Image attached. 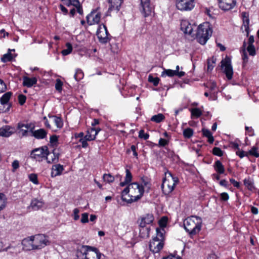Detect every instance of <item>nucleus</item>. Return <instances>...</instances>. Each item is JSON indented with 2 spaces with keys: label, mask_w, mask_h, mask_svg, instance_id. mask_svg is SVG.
I'll list each match as a JSON object with an SVG mask.
<instances>
[{
  "label": "nucleus",
  "mask_w": 259,
  "mask_h": 259,
  "mask_svg": "<svg viewBox=\"0 0 259 259\" xmlns=\"http://www.w3.org/2000/svg\"><path fill=\"white\" fill-rule=\"evenodd\" d=\"M144 193V188L138 183L128 185L122 192L121 199L123 201L131 203L139 200Z\"/></svg>",
  "instance_id": "obj_1"
},
{
  "label": "nucleus",
  "mask_w": 259,
  "mask_h": 259,
  "mask_svg": "<svg viewBox=\"0 0 259 259\" xmlns=\"http://www.w3.org/2000/svg\"><path fill=\"white\" fill-rule=\"evenodd\" d=\"M202 221L201 218L192 215L184 221V226L189 235L193 236L198 234L201 230Z\"/></svg>",
  "instance_id": "obj_2"
},
{
  "label": "nucleus",
  "mask_w": 259,
  "mask_h": 259,
  "mask_svg": "<svg viewBox=\"0 0 259 259\" xmlns=\"http://www.w3.org/2000/svg\"><path fill=\"white\" fill-rule=\"evenodd\" d=\"M212 33V29L208 23L200 24L197 28L196 35L197 41L201 45H205L209 39Z\"/></svg>",
  "instance_id": "obj_3"
},
{
  "label": "nucleus",
  "mask_w": 259,
  "mask_h": 259,
  "mask_svg": "<svg viewBox=\"0 0 259 259\" xmlns=\"http://www.w3.org/2000/svg\"><path fill=\"white\" fill-rule=\"evenodd\" d=\"M179 182V179L177 177L172 176L171 172L165 173V178L163 180L161 185V189L165 195H168L174 189L176 185Z\"/></svg>",
  "instance_id": "obj_4"
},
{
  "label": "nucleus",
  "mask_w": 259,
  "mask_h": 259,
  "mask_svg": "<svg viewBox=\"0 0 259 259\" xmlns=\"http://www.w3.org/2000/svg\"><path fill=\"white\" fill-rule=\"evenodd\" d=\"M33 248L35 250L41 249L50 244L48 237L44 234H37L32 236Z\"/></svg>",
  "instance_id": "obj_5"
},
{
  "label": "nucleus",
  "mask_w": 259,
  "mask_h": 259,
  "mask_svg": "<svg viewBox=\"0 0 259 259\" xmlns=\"http://www.w3.org/2000/svg\"><path fill=\"white\" fill-rule=\"evenodd\" d=\"M221 67L224 70L223 72L228 79L231 80L232 78L233 70L231 65V59L229 57L226 56L221 61Z\"/></svg>",
  "instance_id": "obj_6"
},
{
  "label": "nucleus",
  "mask_w": 259,
  "mask_h": 259,
  "mask_svg": "<svg viewBox=\"0 0 259 259\" xmlns=\"http://www.w3.org/2000/svg\"><path fill=\"white\" fill-rule=\"evenodd\" d=\"M12 95V92H8L5 93L0 98V103L3 106V107H0V113H6L9 111L12 106V104L9 103V101Z\"/></svg>",
  "instance_id": "obj_7"
},
{
  "label": "nucleus",
  "mask_w": 259,
  "mask_h": 259,
  "mask_svg": "<svg viewBox=\"0 0 259 259\" xmlns=\"http://www.w3.org/2000/svg\"><path fill=\"white\" fill-rule=\"evenodd\" d=\"M140 1V12L145 17L150 16L154 10L153 6L150 3V0Z\"/></svg>",
  "instance_id": "obj_8"
},
{
  "label": "nucleus",
  "mask_w": 259,
  "mask_h": 259,
  "mask_svg": "<svg viewBox=\"0 0 259 259\" xmlns=\"http://www.w3.org/2000/svg\"><path fill=\"white\" fill-rule=\"evenodd\" d=\"M196 28L194 23L191 24L188 20L182 19L181 21V29L186 34L193 36L195 35L194 30Z\"/></svg>",
  "instance_id": "obj_9"
},
{
  "label": "nucleus",
  "mask_w": 259,
  "mask_h": 259,
  "mask_svg": "<svg viewBox=\"0 0 259 259\" xmlns=\"http://www.w3.org/2000/svg\"><path fill=\"white\" fill-rule=\"evenodd\" d=\"M109 33L108 32L107 28L104 24L99 25L97 31V35L99 41L102 44H106L110 40L108 36Z\"/></svg>",
  "instance_id": "obj_10"
},
{
  "label": "nucleus",
  "mask_w": 259,
  "mask_h": 259,
  "mask_svg": "<svg viewBox=\"0 0 259 259\" xmlns=\"http://www.w3.org/2000/svg\"><path fill=\"white\" fill-rule=\"evenodd\" d=\"M48 155V149L47 146H42L39 148L33 150L30 154L32 158L40 161L42 158H45Z\"/></svg>",
  "instance_id": "obj_11"
},
{
  "label": "nucleus",
  "mask_w": 259,
  "mask_h": 259,
  "mask_svg": "<svg viewBox=\"0 0 259 259\" xmlns=\"http://www.w3.org/2000/svg\"><path fill=\"white\" fill-rule=\"evenodd\" d=\"M194 0H177L176 7L181 11H191L194 7Z\"/></svg>",
  "instance_id": "obj_12"
},
{
  "label": "nucleus",
  "mask_w": 259,
  "mask_h": 259,
  "mask_svg": "<svg viewBox=\"0 0 259 259\" xmlns=\"http://www.w3.org/2000/svg\"><path fill=\"white\" fill-rule=\"evenodd\" d=\"M164 241L153 238L150 242L149 248L153 253H158L163 247Z\"/></svg>",
  "instance_id": "obj_13"
},
{
  "label": "nucleus",
  "mask_w": 259,
  "mask_h": 259,
  "mask_svg": "<svg viewBox=\"0 0 259 259\" xmlns=\"http://www.w3.org/2000/svg\"><path fill=\"white\" fill-rule=\"evenodd\" d=\"M86 18L89 25L98 24L100 21L101 14L96 11H94L89 14Z\"/></svg>",
  "instance_id": "obj_14"
},
{
  "label": "nucleus",
  "mask_w": 259,
  "mask_h": 259,
  "mask_svg": "<svg viewBox=\"0 0 259 259\" xmlns=\"http://www.w3.org/2000/svg\"><path fill=\"white\" fill-rule=\"evenodd\" d=\"M18 128L20 130V132L21 133L22 137H26L28 136V133L29 132L32 133L34 128V125L32 123H19L18 124Z\"/></svg>",
  "instance_id": "obj_15"
},
{
  "label": "nucleus",
  "mask_w": 259,
  "mask_h": 259,
  "mask_svg": "<svg viewBox=\"0 0 259 259\" xmlns=\"http://www.w3.org/2000/svg\"><path fill=\"white\" fill-rule=\"evenodd\" d=\"M236 0H219V7L224 11H229L236 5Z\"/></svg>",
  "instance_id": "obj_16"
},
{
  "label": "nucleus",
  "mask_w": 259,
  "mask_h": 259,
  "mask_svg": "<svg viewBox=\"0 0 259 259\" xmlns=\"http://www.w3.org/2000/svg\"><path fill=\"white\" fill-rule=\"evenodd\" d=\"M101 253L94 247L90 246L85 259H100Z\"/></svg>",
  "instance_id": "obj_17"
},
{
  "label": "nucleus",
  "mask_w": 259,
  "mask_h": 259,
  "mask_svg": "<svg viewBox=\"0 0 259 259\" xmlns=\"http://www.w3.org/2000/svg\"><path fill=\"white\" fill-rule=\"evenodd\" d=\"M90 246L88 245H81L78 247L76 250V256L80 259H85V256L90 249Z\"/></svg>",
  "instance_id": "obj_18"
},
{
  "label": "nucleus",
  "mask_w": 259,
  "mask_h": 259,
  "mask_svg": "<svg viewBox=\"0 0 259 259\" xmlns=\"http://www.w3.org/2000/svg\"><path fill=\"white\" fill-rule=\"evenodd\" d=\"M15 132V128L9 125L4 126L0 128V136L9 137Z\"/></svg>",
  "instance_id": "obj_19"
},
{
  "label": "nucleus",
  "mask_w": 259,
  "mask_h": 259,
  "mask_svg": "<svg viewBox=\"0 0 259 259\" xmlns=\"http://www.w3.org/2000/svg\"><path fill=\"white\" fill-rule=\"evenodd\" d=\"M154 220V217L151 213L146 214L142 217L139 224L140 227L146 226V225L150 224Z\"/></svg>",
  "instance_id": "obj_20"
},
{
  "label": "nucleus",
  "mask_w": 259,
  "mask_h": 259,
  "mask_svg": "<svg viewBox=\"0 0 259 259\" xmlns=\"http://www.w3.org/2000/svg\"><path fill=\"white\" fill-rule=\"evenodd\" d=\"M44 203L41 200L33 199L31 200V203L28 208L33 210H38L44 206Z\"/></svg>",
  "instance_id": "obj_21"
},
{
  "label": "nucleus",
  "mask_w": 259,
  "mask_h": 259,
  "mask_svg": "<svg viewBox=\"0 0 259 259\" xmlns=\"http://www.w3.org/2000/svg\"><path fill=\"white\" fill-rule=\"evenodd\" d=\"M59 157V154L55 150L53 151L52 153H49L48 151V155L45 157L47 162L49 163H55L58 162Z\"/></svg>",
  "instance_id": "obj_22"
},
{
  "label": "nucleus",
  "mask_w": 259,
  "mask_h": 259,
  "mask_svg": "<svg viewBox=\"0 0 259 259\" xmlns=\"http://www.w3.org/2000/svg\"><path fill=\"white\" fill-rule=\"evenodd\" d=\"M47 135V132L44 128H39L36 130H33L32 136L36 139H45Z\"/></svg>",
  "instance_id": "obj_23"
},
{
  "label": "nucleus",
  "mask_w": 259,
  "mask_h": 259,
  "mask_svg": "<svg viewBox=\"0 0 259 259\" xmlns=\"http://www.w3.org/2000/svg\"><path fill=\"white\" fill-rule=\"evenodd\" d=\"M123 0H109V3L110 4V7L109 8V11H112L116 10L118 12L119 10Z\"/></svg>",
  "instance_id": "obj_24"
},
{
  "label": "nucleus",
  "mask_w": 259,
  "mask_h": 259,
  "mask_svg": "<svg viewBox=\"0 0 259 259\" xmlns=\"http://www.w3.org/2000/svg\"><path fill=\"white\" fill-rule=\"evenodd\" d=\"M64 168L63 165L58 164L53 165L52 168L51 176L52 177H55L57 176L61 175Z\"/></svg>",
  "instance_id": "obj_25"
},
{
  "label": "nucleus",
  "mask_w": 259,
  "mask_h": 259,
  "mask_svg": "<svg viewBox=\"0 0 259 259\" xmlns=\"http://www.w3.org/2000/svg\"><path fill=\"white\" fill-rule=\"evenodd\" d=\"M11 51L15 52V50L9 49L7 53L4 54L1 58L3 62L6 63L7 62L11 61L17 56L15 54H12Z\"/></svg>",
  "instance_id": "obj_26"
},
{
  "label": "nucleus",
  "mask_w": 259,
  "mask_h": 259,
  "mask_svg": "<svg viewBox=\"0 0 259 259\" xmlns=\"http://www.w3.org/2000/svg\"><path fill=\"white\" fill-rule=\"evenodd\" d=\"M22 244L23 245V248L26 250H35L34 249L32 248L33 247L32 246L33 241L31 236L29 237L28 238H25L23 239Z\"/></svg>",
  "instance_id": "obj_27"
},
{
  "label": "nucleus",
  "mask_w": 259,
  "mask_h": 259,
  "mask_svg": "<svg viewBox=\"0 0 259 259\" xmlns=\"http://www.w3.org/2000/svg\"><path fill=\"white\" fill-rule=\"evenodd\" d=\"M37 83L36 77L29 78L26 76L23 77V84L24 86L30 88Z\"/></svg>",
  "instance_id": "obj_28"
},
{
  "label": "nucleus",
  "mask_w": 259,
  "mask_h": 259,
  "mask_svg": "<svg viewBox=\"0 0 259 259\" xmlns=\"http://www.w3.org/2000/svg\"><path fill=\"white\" fill-rule=\"evenodd\" d=\"M150 228L146 226L140 227L139 236L142 238H147L149 237Z\"/></svg>",
  "instance_id": "obj_29"
},
{
  "label": "nucleus",
  "mask_w": 259,
  "mask_h": 259,
  "mask_svg": "<svg viewBox=\"0 0 259 259\" xmlns=\"http://www.w3.org/2000/svg\"><path fill=\"white\" fill-rule=\"evenodd\" d=\"M126 172V176L125 177L124 181L123 182H122L120 183V186L121 187H123L127 184H128L130 183L131 182L132 180V175L129 169H126L125 170Z\"/></svg>",
  "instance_id": "obj_30"
},
{
  "label": "nucleus",
  "mask_w": 259,
  "mask_h": 259,
  "mask_svg": "<svg viewBox=\"0 0 259 259\" xmlns=\"http://www.w3.org/2000/svg\"><path fill=\"white\" fill-rule=\"evenodd\" d=\"M242 16L243 17V25L242 26V28L244 27L245 31L248 33L249 30V20L248 16H246L245 13H243L242 14Z\"/></svg>",
  "instance_id": "obj_31"
},
{
  "label": "nucleus",
  "mask_w": 259,
  "mask_h": 259,
  "mask_svg": "<svg viewBox=\"0 0 259 259\" xmlns=\"http://www.w3.org/2000/svg\"><path fill=\"white\" fill-rule=\"evenodd\" d=\"M246 42L244 41L243 46L241 49V53H242V58L243 60V65L245 64L248 62V56L246 52Z\"/></svg>",
  "instance_id": "obj_32"
},
{
  "label": "nucleus",
  "mask_w": 259,
  "mask_h": 259,
  "mask_svg": "<svg viewBox=\"0 0 259 259\" xmlns=\"http://www.w3.org/2000/svg\"><path fill=\"white\" fill-rule=\"evenodd\" d=\"M214 168L215 171L219 174H222L225 171V168L222 162L217 160L214 164Z\"/></svg>",
  "instance_id": "obj_33"
},
{
  "label": "nucleus",
  "mask_w": 259,
  "mask_h": 259,
  "mask_svg": "<svg viewBox=\"0 0 259 259\" xmlns=\"http://www.w3.org/2000/svg\"><path fill=\"white\" fill-rule=\"evenodd\" d=\"M156 236L154 237V238H156L157 239L161 240L162 241L164 240V233H165V230L163 228H156Z\"/></svg>",
  "instance_id": "obj_34"
},
{
  "label": "nucleus",
  "mask_w": 259,
  "mask_h": 259,
  "mask_svg": "<svg viewBox=\"0 0 259 259\" xmlns=\"http://www.w3.org/2000/svg\"><path fill=\"white\" fill-rule=\"evenodd\" d=\"M202 133L203 136L208 138V142L209 143H212L214 141V139L210 131L208 130L203 129Z\"/></svg>",
  "instance_id": "obj_35"
},
{
  "label": "nucleus",
  "mask_w": 259,
  "mask_h": 259,
  "mask_svg": "<svg viewBox=\"0 0 259 259\" xmlns=\"http://www.w3.org/2000/svg\"><path fill=\"white\" fill-rule=\"evenodd\" d=\"M165 117L164 116L161 114L159 113L157 115H153L151 118V120L154 122H155L156 123H159L163 121Z\"/></svg>",
  "instance_id": "obj_36"
},
{
  "label": "nucleus",
  "mask_w": 259,
  "mask_h": 259,
  "mask_svg": "<svg viewBox=\"0 0 259 259\" xmlns=\"http://www.w3.org/2000/svg\"><path fill=\"white\" fill-rule=\"evenodd\" d=\"M142 183L140 186H142L144 189L149 190L150 188V182L147 178H142L141 179Z\"/></svg>",
  "instance_id": "obj_37"
},
{
  "label": "nucleus",
  "mask_w": 259,
  "mask_h": 259,
  "mask_svg": "<svg viewBox=\"0 0 259 259\" xmlns=\"http://www.w3.org/2000/svg\"><path fill=\"white\" fill-rule=\"evenodd\" d=\"M176 72L171 69H164L161 73L162 77H165L168 76L169 77H172L176 75Z\"/></svg>",
  "instance_id": "obj_38"
},
{
  "label": "nucleus",
  "mask_w": 259,
  "mask_h": 259,
  "mask_svg": "<svg viewBox=\"0 0 259 259\" xmlns=\"http://www.w3.org/2000/svg\"><path fill=\"white\" fill-rule=\"evenodd\" d=\"M51 118H52L53 121L57 127L61 128L62 127L63 122L60 117H57L56 116H52Z\"/></svg>",
  "instance_id": "obj_39"
},
{
  "label": "nucleus",
  "mask_w": 259,
  "mask_h": 259,
  "mask_svg": "<svg viewBox=\"0 0 259 259\" xmlns=\"http://www.w3.org/2000/svg\"><path fill=\"white\" fill-rule=\"evenodd\" d=\"M66 49L63 50L61 52L63 56H66L69 54L72 50V47L70 43L67 42L66 44Z\"/></svg>",
  "instance_id": "obj_40"
},
{
  "label": "nucleus",
  "mask_w": 259,
  "mask_h": 259,
  "mask_svg": "<svg viewBox=\"0 0 259 259\" xmlns=\"http://www.w3.org/2000/svg\"><path fill=\"white\" fill-rule=\"evenodd\" d=\"M7 198L5 194L0 193V210L3 209L6 206Z\"/></svg>",
  "instance_id": "obj_41"
},
{
  "label": "nucleus",
  "mask_w": 259,
  "mask_h": 259,
  "mask_svg": "<svg viewBox=\"0 0 259 259\" xmlns=\"http://www.w3.org/2000/svg\"><path fill=\"white\" fill-rule=\"evenodd\" d=\"M83 77V73L81 69H77L76 70L74 78L76 81H78L81 79Z\"/></svg>",
  "instance_id": "obj_42"
},
{
  "label": "nucleus",
  "mask_w": 259,
  "mask_h": 259,
  "mask_svg": "<svg viewBox=\"0 0 259 259\" xmlns=\"http://www.w3.org/2000/svg\"><path fill=\"white\" fill-rule=\"evenodd\" d=\"M193 130L191 128H187L183 131V135L185 138H190L193 135Z\"/></svg>",
  "instance_id": "obj_43"
},
{
  "label": "nucleus",
  "mask_w": 259,
  "mask_h": 259,
  "mask_svg": "<svg viewBox=\"0 0 259 259\" xmlns=\"http://www.w3.org/2000/svg\"><path fill=\"white\" fill-rule=\"evenodd\" d=\"M216 58L212 57L211 59L207 60V70L208 71L212 70L213 68L214 65V64L215 63Z\"/></svg>",
  "instance_id": "obj_44"
},
{
  "label": "nucleus",
  "mask_w": 259,
  "mask_h": 259,
  "mask_svg": "<svg viewBox=\"0 0 259 259\" xmlns=\"http://www.w3.org/2000/svg\"><path fill=\"white\" fill-rule=\"evenodd\" d=\"M103 179L105 182L109 183H112L114 181V177L110 174H104Z\"/></svg>",
  "instance_id": "obj_45"
},
{
  "label": "nucleus",
  "mask_w": 259,
  "mask_h": 259,
  "mask_svg": "<svg viewBox=\"0 0 259 259\" xmlns=\"http://www.w3.org/2000/svg\"><path fill=\"white\" fill-rule=\"evenodd\" d=\"M29 181L32 182L34 184L37 185L38 184L37 179V176L35 174H31L28 175Z\"/></svg>",
  "instance_id": "obj_46"
},
{
  "label": "nucleus",
  "mask_w": 259,
  "mask_h": 259,
  "mask_svg": "<svg viewBox=\"0 0 259 259\" xmlns=\"http://www.w3.org/2000/svg\"><path fill=\"white\" fill-rule=\"evenodd\" d=\"M191 114L192 115L198 118L202 115V113L200 109L195 108L191 110Z\"/></svg>",
  "instance_id": "obj_47"
},
{
  "label": "nucleus",
  "mask_w": 259,
  "mask_h": 259,
  "mask_svg": "<svg viewBox=\"0 0 259 259\" xmlns=\"http://www.w3.org/2000/svg\"><path fill=\"white\" fill-rule=\"evenodd\" d=\"M246 50L250 56H254L256 54L255 48L253 45H248Z\"/></svg>",
  "instance_id": "obj_48"
},
{
  "label": "nucleus",
  "mask_w": 259,
  "mask_h": 259,
  "mask_svg": "<svg viewBox=\"0 0 259 259\" xmlns=\"http://www.w3.org/2000/svg\"><path fill=\"white\" fill-rule=\"evenodd\" d=\"M93 133L91 132V128L88 130L87 135L84 136V138H86L87 140L89 141H93L96 139L95 135H91V133Z\"/></svg>",
  "instance_id": "obj_49"
},
{
  "label": "nucleus",
  "mask_w": 259,
  "mask_h": 259,
  "mask_svg": "<svg viewBox=\"0 0 259 259\" xmlns=\"http://www.w3.org/2000/svg\"><path fill=\"white\" fill-rule=\"evenodd\" d=\"M63 82L60 79H57L55 83V89L59 92H61L62 90Z\"/></svg>",
  "instance_id": "obj_50"
},
{
  "label": "nucleus",
  "mask_w": 259,
  "mask_h": 259,
  "mask_svg": "<svg viewBox=\"0 0 259 259\" xmlns=\"http://www.w3.org/2000/svg\"><path fill=\"white\" fill-rule=\"evenodd\" d=\"M159 80L160 79L158 77H153L151 75H149L148 77V81L153 83L154 86H157L158 85Z\"/></svg>",
  "instance_id": "obj_51"
},
{
  "label": "nucleus",
  "mask_w": 259,
  "mask_h": 259,
  "mask_svg": "<svg viewBox=\"0 0 259 259\" xmlns=\"http://www.w3.org/2000/svg\"><path fill=\"white\" fill-rule=\"evenodd\" d=\"M167 221V219L166 217H163L161 218L158 222L159 226L161 228L164 229L166 226Z\"/></svg>",
  "instance_id": "obj_52"
},
{
  "label": "nucleus",
  "mask_w": 259,
  "mask_h": 259,
  "mask_svg": "<svg viewBox=\"0 0 259 259\" xmlns=\"http://www.w3.org/2000/svg\"><path fill=\"white\" fill-rule=\"evenodd\" d=\"M212 153L214 155L222 156L223 155V151L219 147H214L212 149Z\"/></svg>",
  "instance_id": "obj_53"
},
{
  "label": "nucleus",
  "mask_w": 259,
  "mask_h": 259,
  "mask_svg": "<svg viewBox=\"0 0 259 259\" xmlns=\"http://www.w3.org/2000/svg\"><path fill=\"white\" fill-rule=\"evenodd\" d=\"M247 153L248 154L253 155L255 157H259V153L257 151V148L255 147H253Z\"/></svg>",
  "instance_id": "obj_54"
},
{
  "label": "nucleus",
  "mask_w": 259,
  "mask_h": 259,
  "mask_svg": "<svg viewBox=\"0 0 259 259\" xmlns=\"http://www.w3.org/2000/svg\"><path fill=\"white\" fill-rule=\"evenodd\" d=\"M139 137L141 139H143L144 140H147L149 138V135L147 133H145L144 131L141 130L139 131Z\"/></svg>",
  "instance_id": "obj_55"
},
{
  "label": "nucleus",
  "mask_w": 259,
  "mask_h": 259,
  "mask_svg": "<svg viewBox=\"0 0 259 259\" xmlns=\"http://www.w3.org/2000/svg\"><path fill=\"white\" fill-rule=\"evenodd\" d=\"M89 214L87 212L83 213L81 214V218L80 220V222L83 223H87L89 222Z\"/></svg>",
  "instance_id": "obj_56"
},
{
  "label": "nucleus",
  "mask_w": 259,
  "mask_h": 259,
  "mask_svg": "<svg viewBox=\"0 0 259 259\" xmlns=\"http://www.w3.org/2000/svg\"><path fill=\"white\" fill-rule=\"evenodd\" d=\"M26 97L23 94H20L18 96L19 103L21 105H23L26 102Z\"/></svg>",
  "instance_id": "obj_57"
},
{
  "label": "nucleus",
  "mask_w": 259,
  "mask_h": 259,
  "mask_svg": "<svg viewBox=\"0 0 259 259\" xmlns=\"http://www.w3.org/2000/svg\"><path fill=\"white\" fill-rule=\"evenodd\" d=\"M236 154L239 156L240 158H242L244 156H248V153L247 152H245L243 151H241L240 149L238 150L236 152Z\"/></svg>",
  "instance_id": "obj_58"
},
{
  "label": "nucleus",
  "mask_w": 259,
  "mask_h": 259,
  "mask_svg": "<svg viewBox=\"0 0 259 259\" xmlns=\"http://www.w3.org/2000/svg\"><path fill=\"white\" fill-rule=\"evenodd\" d=\"M79 213V209L78 208H75L73 211L72 216L73 217V219L75 221H77L79 219V215L78 213Z\"/></svg>",
  "instance_id": "obj_59"
},
{
  "label": "nucleus",
  "mask_w": 259,
  "mask_h": 259,
  "mask_svg": "<svg viewBox=\"0 0 259 259\" xmlns=\"http://www.w3.org/2000/svg\"><path fill=\"white\" fill-rule=\"evenodd\" d=\"M7 90V85L4 81L0 79V93L5 92Z\"/></svg>",
  "instance_id": "obj_60"
},
{
  "label": "nucleus",
  "mask_w": 259,
  "mask_h": 259,
  "mask_svg": "<svg viewBox=\"0 0 259 259\" xmlns=\"http://www.w3.org/2000/svg\"><path fill=\"white\" fill-rule=\"evenodd\" d=\"M13 167L12 171L15 172V170L19 167V162L17 160H15L12 164Z\"/></svg>",
  "instance_id": "obj_61"
},
{
  "label": "nucleus",
  "mask_w": 259,
  "mask_h": 259,
  "mask_svg": "<svg viewBox=\"0 0 259 259\" xmlns=\"http://www.w3.org/2000/svg\"><path fill=\"white\" fill-rule=\"evenodd\" d=\"M87 141H89L84 137V138H80L79 142L81 143V146L83 148H87L88 146V143Z\"/></svg>",
  "instance_id": "obj_62"
},
{
  "label": "nucleus",
  "mask_w": 259,
  "mask_h": 259,
  "mask_svg": "<svg viewBox=\"0 0 259 259\" xmlns=\"http://www.w3.org/2000/svg\"><path fill=\"white\" fill-rule=\"evenodd\" d=\"M50 142L51 144L53 145H56L58 142V137L56 135L51 136Z\"/></svg>",
  "instance_id": "obj_63"
},
{
  "label": "nucleus",
  "mask_w": 259,
  "mask_h": 259,
  "mask_svg": "<svg viewBox=\"0 0 259 259\" xmlns=\"http://www.w3.org/2000/svg\"><path fill=\"white\" fill-rule=\"evenodd\" d=\"M168 143V141L165 139L160 138L159 140L158 144L160 146L164 147L165 145H167Z\"/></svg>",
  "instance_id": "obj_64"
}]
</instances>
